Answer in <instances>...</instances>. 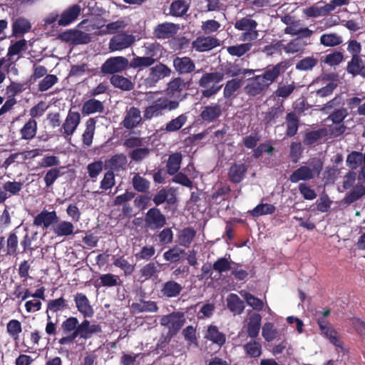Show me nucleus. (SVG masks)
I'll return each mask as SVG.
<instances>
[{"label":"nucleus","instance_id":"obj_63","mask_svg":"<svg viewBox=\"0 0 365 365\" xmlns=\"http://www.w3.org/2000/svg\"><path fill=\"white\" fill-rule=\"evenodd\" d=\"M220 27V24L215 20H207L202 21L201 29L205 34H210L217 31Z\"/></svg>","mask_w":365,"mask_h":365},{"label":"nucleus","instance_id":"obj_4","mask_svg":"<svg viewBox=\"0 0 365 365\" xmlns=\"http://www.w3.org/2000/svg\"><path fill=\"white\" fill-rule=\"evenodd\" d=\"M178 105L179 103L176 101H171L167 97L160 98L145 108L143 118L145 120H150L153 117H158L162 114L163 110H172L177 108Z\"/></svg>","mask_w":365,"mask_h":365},{"label":"nucleus","instance_id":"obj_23","mask_svg":"<svg viewBox=\"0 0 365 365\" xmlns=\"http://www.w3.org/2000/svg\"><path fill=\"white\" fill-rule=\"evenodd\" d=\"M80 11L81 8L78 5H73L65 10L61 15L58 24L64 26L69 25L77 19Z\"/></svg>","mask_w":365,"mask_h":365},{"label":"nucleus","instance_id":"obj_52","mask_svg":"<svg viewBox=\"0 0 365 365\" xmlns=\"http://www.w3.org/2000/svg\"><path fill=\"white\" fill-rule=\"evenodd\" d=\"M334 9V5L329 4L325 6L324 8H317V7H310L306 9H304V13L307 16H319L323 14L328 13L332 11Z\"/></svg>","mask_w":365,"mask_h":365},{"label":"nucleus","instance_id":"obj_22","mask_svg":"<svg viewBox=\"0 0 365 365\" xmlns=\"http://www.w3.org/2000/svg\"><path fill=\"white\" fill-rule=\"evenodd\" d=\"M74 225L71 222L59 221L53 226V232L57 237H67L74 233Z\"/></svg>","mask_w":365,"mask_h":365},{"label":"nucleus","instance_id":"obj_19","mask_svg":"<svg viewBox=\"0 0 365 365\" xmlns=\"http://www.w3.org/2000/svg\"><path fill=\"white\" fill-rule=\"evenodd\" d=\"M221 114V106L218 104L212 103L203 108L200 117L204 121L212 122L219 118Z\"/></svg>","mask_w":365,"mask_h":365},{"label":"nucleus","instance_id":"obj_42","mask_svg":"<svg viewBox=\"0 0 365 365\" xmlns=\"http://www.w3.org/2000/svg\"><path fill=\"white\" fill-rule=\"evenodd\" d=\"M187 121V116L185 114L180 115L175 119L167 123L165 130L167 132H175L180 129Z\"/></svg>","mask_w":365,"mask_h":365},{"label":"nucleus","instance_id":"obj_24","mask_svg":"<svg viewBox=\"0 0 365 365\" xmlns=\"http://www.w3.org/2000/svg\"><path fill=\"white\" fill-rule=\"evenodd\" d=\"M205 338L220 346H222L226 341L225 335L214 325L207 327Z\"/></svg>","mask_w":365,"mask_h":365},{"label":"nucleus","instance_id":"obj_58","mask_svg":"<svg viewBox=\"0 0 365 365\" xmlns=\"http://www.w3.org/2000/svg\"><path fill=\"white\" fill-rule=\"evenodd\" d=\"M240 294L245 298L247 303L254 309L261 310L263 308V302L259 299L250 293L241 292Z\"/></svg>","mask_w":365,"mask_h":365},{"label":"nucleus","instance_id":"obj_28","mask_svg":"<svg viewBox=\"0 0 365 365\" xmlns=\"http://www.w3.org/2000/svg\"><path fill=\"white\" fill-rule=\"evenodd\" d=\"M261 316L258 314H252L247 323V334L252 338H256L259 332L261 325Z\"/></svg>","mask_w":365,"mask_h":365},{"label":"nucleus","instance_id":"obj_44","mask_svg":"<svg viewBox=\"0 0 365 365\" xmlns=\"http://www.w3.org/2000/svg\"><path fill=\"white\" fill-rule=\"evenodd\" d=\"M365 194V187L362 183L356 185L350 193L345 197V201L347 203H352L359 200Z\"/></svg>","mask_w":365,"mask_h":365},{"label":"nucleus","instance_id":"obj_53","mask_svg":"<svg viewBox=\"0 0 365 365\" xmlns=\"http://www.w3.org/2000/svg\"><path fill=\"white\" fill-rule=\"evenodd\" d=\"M241 84L242 81L239 79L235 78L228 81L224 88L225 98H228L231 97L232 95L240 88Z\"/></svg>","mask_w":365,"mask_h":365},{"label":"nucleus","instance_id":"obj_61","mask_svg":"<svg viewBox=\"0 0 365 365\" xmlns=\"http://www.w3.org/2000/svg\"><path fill=\"white\" fill-rule=\"evenodd\" d=\"M103 164L102 161H96L87 166L88 175L91 178H96L103 170Z\"/></svg>","mask_w":365,"mask_h":365},{"label":"nucleus","instance_id":"obj_8","mask_svg":"<svg viewBox=\"0 0 365 365\" xmlns=\"http://www.w3.org/2000/svg\"><path fill=\"white\" fill-rule=\"evenodd\" d=\"M128 64V61L123 56L111 57L107 59L101 66L103 73H114L124 70Z\"/></svg>","mask_w":365,"mask_h":365},{"label":"nucleus","instance_id":"obj_55","mask_svg":"<svg viewBox=\"0 0 365 365\" xmlns=\"http://www.w3.org/2000/svg\"><path fill=\"white\" fill-rule=\"evenodd\" d=\"M184 253V250L178 247H174L169 250L166 251L163 254V257L166 261L169 262H178L180 260L181 255Z\"/></svg>","mask_w":365,"mask_h":365},{"label":"nucleus","instance_id":"obj_15","mask_svg":"<svg viewBox=\"0 0 365 365\" xmlns=\"http://www.w3.org/2000/svg\"><path fill=\"white\" fill-rule=\"evenodd\" d=\"M81 115L78 112L69 111L62 125L63 134L72 135L79 125Z\"/></svg>","mask_w":365,"mask_h":365},{"label":"nucleus","instance_id":"obj_20","mask_svg":"<svg viewBox=\"0 0 365 365\" xmlns=\"http://www.w3.org/2000/svg\"><path fill=\"white\" fill-rule=\"evenodd\" d=\"M100 331L101 328L98 325L91 324L90 322L86 319L78 326V329L75 331L81 338L88 339L93 334L98 333Z\"/></svg>","mask_w":365,"mask_h":365},{"label":"nucleus","instance_id":"obj_34","mask_svg":"<svg viewBox=\"0 0 365 365\" xmlns=\"http://www.w3.org/2000/svg\"><path fill=\"white\" fill-rule=\"evenodd\" d=\"M134 313L143 312H155L158 310V306L155 302L141 301L138 303H133L131 306Z\"/></svg>","mask_w":365,"mask_h":365},{"label":"nucleus","instance_id":"obj_11","mask_svg":"<svg viewBox=\"0 0 365 365\" xmlns=\"http://www.w3.org/2000/svg\"><path fill=\"white\" fill-rule=\"evenodd\" d=\"M220 45L218 39L212 36H201L192 43V48L197 52L210 51Z\"/></svg>","mask_w":365,"mask_h":365},{"label":"nucleus","instance_id":"obj_31","mask_svg":"<svg viewBox=\"0 0 365 365\" xmlns=\"http://www.w3.org/2000/svg\"><path fill=\"white\" fill-rule=\"evenodd\" d=\"M96 120L94 118H89L86 123V129L83 133V143L86 146L92 144L96 130Z\"/></svg>","mask_w":365,"mask_h":365},{"label":"nucleus","instance_id":"obj_59","mask_svg":"<svg viewBox=\"0 0 365 365\" xmlns=\"http://www.w3.org/2000/svg\"><path fill=\"white\" fill-rule=\"evenodd\" d=\"M58 81V78L55 75H46L38 83V90L46 91L51 88Z\"/></svg>","mask_w":365,"mask_h":365},{"label":"nucleus","instance_id":"obj_46","mask_svg":"<svg viewBox=\"0 0 365 365\" xmlns=\"http://www.w3.org/2000/svg\"><path fill=\"white\" fill-rule=\"evenodd\" d=\"M287 135L293 136L296 134L298 130V119L296 114L289 113L287 115Z\"/></svg>","mask_w":365,"mask_h":365},{"label":"nucleus","instance_id":"obj_56","mask_svg":"<svg viewBox=\"0 0 365 365\" xmlns=\"http://www.w3.org/2000/svg\"><path fill=\"white\" fill-rule=\"evenodd\" d=\"M23 187V183L17 181H7L3 185V189L6 191L9 195H16L19 193Z\"/></svg>","mask_w":365,"mask_h":365},{"label":"nucleus","instance_id":"obj_30","mask_svg":"<svg viewBox=\"0 0 365 365\" xmlns=\"http://www.w3.org/2000/svg\"><path fill=\"white\" fill-rule=\"evenodd\" d=\"M227 307L235 314H241L244 309V303L235 294H230L227 298Z\"/></svg>","mask_w":365,"mask_h":365},{"label":"nucleus","instance_id":"obj_14","mask_svg":"<svg viewBox=\"0 0 365 365\" xmlns=\"http://www.w3.org/2000/svg\"><path fill=\"white\" fill-rule=\"evenodd\" d=\"M74 302L78 311L84 317H91L94 311L87 297L83 293H77L74 295Z\"/></svg>","mask_w":365,"mask_h":365},{"label":"nucleus","instance_id":"obj_35","mask_svg":"<svg viewBox=\"0 0 365 365\" xmlns=\"http://www.w3.org/2000/svg\"><path fill=\"white\" fill-rule=\"evenodd\" d=\"M346 165L351 169H356L359 165H362L365 162V153L363 154L359 152L353 151L348 155L346 158Z\"/></svg>","mask_w":365,"mask_h":365},{"label":"nucleus","instance_id":"obj_32","mask_svg":"<svg viewBox=\"0 0 365 365\" xmlns=\"http://www.w3.org/2000/svg\"><path fill=\"white\" fill-rule=\"evenodd\" d=\"M246 171L247 168L245 165L235 164L230 169L229 178L232 182L238 183L242 180Z\"/></svg>","mask_w":365,"mask_h":365},{"label":"nucleus","instance_id":"obj_64","mask_svg":"<svg viewBox=\"0 0 365 365\" xmlns=\"http://www.w3.org/2000/svg\"><path fill=\"white\" fill-rule=\"evenodd\" d=\"M232 262L229 261L227 258L221 257L214 263L213 269L221 273L232 269Z\"/></svg>","mask_w":365,"mask_h":365},{"label":"nucleus","instance_id":"obj_3","mask_svg":"<svg viewBox=\"0 0 365 365\" xmlns=\"http://www.w3.org/2000/svg\"><path fill=\"white\" fill-rule=\"evenodd\" d=\"M322 163L319 159H312L307 165L301 166L290 175L289 180L296 183L300 180H308L319 175Z\"/></svg>","mask_w":365,"mask_h":365},{"label":"nucleus","instance_id":"obj_41","mask_svg":"<svg viewBox=\"0 0 365 365\" xmlns=\"http://www.w3.org/2000/svg\"><path fill=\"white\" fill-rule=\"evenodd\" d=\"M341 42V37L336 34H323L320 38V43L325 46H335Z\"/></svg>","mask_w":365,"mask_h":365},{"label":"nucleus","instance_id":"obj_16","mask_svg":"<svg viewBox=\"0 0 365 365\" xmlns=\"http://www.w3.org/2000/svg\"><path fill=\"white\" fill-rule=\"evenodd\" d=\"M146 224L153 228H159L165 224V217L160 211L156 208L149 210L145 216Z\"/></svg>","mask_w":365,"mask_h":365},{"label":"nucleus","instance_id":"obj_45","mask_svg":"<svg viewBox=\"0 0 365 365\" xmlns=\"http://www.w3.org/2000/svg\"><path fill=\"white\" fill-rule=\"evenodd\" d=\"M107 164L111 169L117 170L125 167L127 158L123 154L115 155L108 161Z\"/></svg>","mask_w":365,"mask_h":365},{"label":"nucleus","instance_id":"obj_10","mask_svg":"<svg viewBox=\"0 0 365 365\" xmlns=\"http://www.w3.org/2000/svg\"><path fill=\"white\" fill-rule=\"evenodd\" d=\"M58 222V217L56 211L49 212L47 210H43L34 219V225L37 227H42L48 229L51 226L55 225Z\"/></svg>","mask_w":365,"mask_h":365},{"label":"nucleus","instance_id":"obj_13","mask_svg":"<svg viewBox=\"0 0 365 365\" xmlns=\"http://www.w3.org/2000/svg\"><path fill=\"white\" fill-rule=\"evenodd\" d=\"M317 322L319 326L322 334L327 338L329 341L336 346H341V342L339 340L337 332L334 329L332 326L326 320L319 318Z\"/></svg>","mask_w":365,"mask_h":365},{"label":"nucleus","instance_id":"obj_29","mask_svg":"<svg viewBox=\"0 0 365 365\" xmlns=\"http://www.w3.org/2000/svg\"><path fill=\"white\" fill-rule=\"evenodd\" d=\"M37 131V123L34 119H29L20 130L22 139L31 140L34 138Z\"/></svg>","mask_w":365,"mask_h":365},{"label":"nucleus","instance_id":"obj_37","mask_svg":"<svg viewBox=\"0 0 365 365\" xmlns=\"http://www.w3.org/2000/svg\"><path fill=\"white\" fill-rule=\"evenodd\" d=\"M182 155L180 153L170 155L167 163L168 172L170 175H174L179 170Z\"/></svg>","mask_w":365,"mask_h":365},{"label":"nucleus","instance_id":"obj_47","mask_svg":"<svg viewBox=\"0 0 365 365\" xmlns=\"http://www.w3.org/2000/svg\"><path fill=\"white\" fill-rule=\"evenodd\" d=\"M6 330L14 340H17L19 334L22 331L21 324L16 319H11L7 324Z\"/></svg>","mask_w":365,"mask_h":365},{"label":"nucleus","instance_id":"obj_9","mask_svg":"<svg viewBox=\"0 0 365 365\" xmlns=\"http://www.w3.org/2000/svg\"><path fill=\"white\" fill-rule=\"evenodd\" d=\"M184 320L178 313H172L163 316L160 319V324L168 329V333L171 335L176 334L183 326Z\"/></svg>","mask_w":365,"mask_h":365},{"label":"nucleus","instance_id":"obj_26","mask_svg":"<svg viewBox=\"0 0 365 365\" xmlns=\"http://www.w3.org/2000/svg\"><path fill=\"white\" fill-rule=\"evenodd\" d=\"M104 106L101 101L95 98L86 101L82 106L81 112L84 115H91L96 113H103Z\"/></svg>","mask_w":365,"mask_h":365},{"label":"nucleus","instance_id":"obj_18","mask_svg":"<svg viewBox=\"0 0 365 365\" xmlns=\"http://www.w3.org/2000/svg\"><path fill=\"white\" fill-rule=\"evenodd\" d=\"M179 26L173 23H164L158 25L154 30V35L158 38H167L177 34Z\"/></svg>","mask_w":365,"mask_h":365},{"label":"nucleus","instance_id":"obj_50","mask_svg":"<svg viewBox=\"0 0 365 365\" xmlns=\"http://www.w3.org/2000/svg\"><path fill=\"white\" fill-rule=\"evenodd\" d=\"M252 44L249 43H242L237 46H229L227 52L232 55L240 57L251 49Z\"/></svg>","mask_w":365,"mask_h":365},{"label":"nucleus","instance_id":"obj_43","mask_svg":"<svg viewBox=\"0 0 365 365\" xmlns=\"http://www.w3.org/2000/svg\"><path fill=\"white\" fill-rule=\"evenodd\" d=\"M275 211V207L271 204L262 203L250 211L253 217H259L264 215L272 214Z\"/></svg>","mask_w":365,"mask_h":365},{"label":"nucleus","instance_id":"obj_54","mask_svg":"<svg viewBox=\"0 0 365 365\" xmlns=\"http://www.w3.org/2000/svg\"><path fill=\"white\" fill-rule=\"evenodd\" d=\"M318 63V60L314 57H306L300 60L296 64V68L299 71H308L312 69Z\"/></svg>","mask_w":365,"mask_h":365},{"label":"nucleus","instance_id":"obj_27","mask_svg":"<svg viewBox=\"0 0 365 365\" xmlns=\"http://www.w3.org/2000/svg\"><path fill=\"white\" fill-rule=\"evenodd\" d=\"M171 70L167 66L159 63L150 69L149 76L153 81H158L165 77L169 76Z\"/></svg>","mask_w":365,"mask_h":365},{"label":"nucleus","instance_id":"obj_1","mask_svg":"<svg viewBox=\"0 0 365 365\" xmlns=\"http://www.w3.org/2000/svg\"><path fill=\"white\" fill-rule=\"evenodd\" d=\"M282 68V66L279 63L267 68L262 73L250 78L245 88L247 94L255 96L262 93L278 78Z\"/></svg>","mask_w":365,"mask_h":365},{"label":"nucleus","instance_id":"obj_12","mask_svg":"<svg viewBox=\"0 0 365 365\" xmlns=\"http://www.w3.org/2000/svg\"><path fill=\"white\" fill-rule=\"evenodd\" d=\"M173 66L175 70L180 74L190 73L195 69L194 61L187 56H175L173 60Z\"/></svg>","mask_w":365,"mask_h":365},{"label":"nucleus","instance_id":"obj_39","mask_svg":"<svg viewBox=\"0 0 365 365\" xmlns=\"http://www.w3.org/2000/svg\"><path fill=\"white\" fill-rule=\"evenodd\" d=\"M66 308H68L66 300L63 297H60L48 302L47 305V313H48V312L56 313L59 311H63Z\"/></svg>","mask_w":365,"mask_h":365},{"label":"nucleus","instance_id":"obj_51","mask_svg":"<svg viewBox=\"0 0 365 365\" xmlns=\"http://www.w3.org/2000/svg\"><path fill=\"white\" fill-rule=\"evenodd\" d=\"M195 235V232L192 228H185L182 230L179 235V242L182 246L187 247L192 241Z\"/></svg>","mask_w":365,"mask_h":365},{"label":"nucleus","instance_id":"obj_57","mask_svg":"<svg viewBox=\"0 0 365 365\" xmlns=\"http://www.w3.org/2000/svg\"><path fill=\"white\" fill-rule=\"evenodd\" d=\"M18 248V237L15 233H11L6 241V254L8 255H16Z\"/></svg>","mask_w":365,"mask_h":365},{"label":"nucleus","instance_id":"obj_21","mask_svg":"<svg viewBox=\"0 0 365 365\" xmlns=\"http://www.w3.org/2000/svg\"><path fill=\"white\" fill-rule=\"evenodd\" d=\"M182 290L181 284L173 280H169L162 285L161 294L166 297L173 298L178 297Z\"/></svg>","mask_w":365,"mask_h":365},{"label":"nucleus","instance_id":"obj_62","mask_svg":"<svg viewBox=\"0 0 365 365\" xmlns=\"http://www.w3.org/2000/svg\"><path fill=\"white\" fill-rule=\"evenodd\" d=\"M78 325L77 318L71 317L62 323L61 328L64 333L68 334L75 331L78 329Z\"/></svg>","mask_w":365,"mask_h":365},{"label":"nucleus","instance_id":"obj_33","mask_svg":"<svg viewBox=\"0 0 365 365\" xmlns=\"http://www.w3.org/2000/svg\"><path fill=\"white\" fill-rule=\"evenodd\" d=\"M31 28L30 22L24 18L17 19L12 25L13 34L19 36L27 33Z\"/></svg>","mask_w":365,"mask_h":365},{"label":"nucleus","instance_id":"obj_36","mask_svg":"<svg viewBox=\"0 0 365 365\" xmlns=\"http://www.w3.org/2000/svg\"><path fill=\"white\" fill-rule=\"evenodd\" d=\"M110 83L114 87L124 91H130L133 88V83L128 78L120 75H113L110 78Z\"/></svg>","mask_w":365,"mask_h":365},{"label":"nucleus","instance_id":"obj_40","mask_svg":"<svg viewBox=\"0 0 365 365\" xmlns=\"http://www.w3.org/2000/svg\"><path fill=\"white\" fill-rule=\"evenodd\" d=\"M244 349L251 357H259L262 354V346L256 341H250L244 345Z\"/></svg>","mask_w":365,"mask_h":365},{"label":"nucleus","instance_id":"obj_2","mask_svg":"<svg viewBox=\"0 0 365 365\" xmlns=\"http://www.w3.org/2000/svg\"><path fill=\"white\" fill-rule=\"evenodd\" d=\"M224 78V74L220 72L206 73L199 80V86L202 88V96L210 98L221 89L222 86L218 85Z\"/></svg>","mask_w":365,"mask_h":365},{"label":"nucleus","instance_id":"obj_48","mask_svg":"<svg viewBox=\"0 0 365 365\" xmlns=\"http://www.w3.org/2000/svg\"><path fill=\"white\" fill-rule=\"evenodd\" d=\"M155 63V59L149 56H137L133 58L130 63V66L133 68L148 67Z\"/></svg>","mask_w":365,"mask_h":365},{"label":"nucleus","instance_id":"obj_5","mask_svg":"<svg viewBox=\"0 0 365 365\" xmlns=\"http://www.w3.org/2000/svg\"><path fill=\"white\" fill-rule=\"evenodd\" d=\"M257 23L249 18H242L235 24V29L244 31L240 36V40L244 41H251L257 38Z\"/></svg>","mask_w":365,"mask_h":365},{"label":"nucleus","instance_id":"obj_17","mask_svg":"<svg viewBox=\"0 0 365 365\" xmlns=\"http://www.w3.org/2000/svg\"><path fill=\"white\" fill-rule=\"evenodd\" d=\"M141 120L142 117L140 110L135 107H131L126 110L123 125L125 128L131 129L138 125Z\"/></svg>","mask_w":365,"mask_h":365},{"label":"nucleus","instance_id":"obj_38","mask_svg":"<svg viewBox=\"0 0 365 365\" xmlns=\"http://www.w3.org/2000/svg\"><path fill=\"white\" fill-rule=\"evenodd\" d=\"M132 184L134 189L138 192H145L150 187V182L138 173L134 174Z\"/></svg>","mask_w":365,"mask_h":365},{"label":"nucleus","instance_id":"obj_49","mask_svg":"<svg viewBox=\"0 0 365 365\" xmlns=\"http://www.w3.org/2000/svg\"><path fill=\"white\" fill-rule=\"evenodd\" d=\"M277 334L278 331L272 323L267 322L263 325L262 335L267 341H273Z\"/></svg>","mask_w":365,"mask_h":365},{"label":"nucleus","instance_id":"obj_60","mask_svg":"<svg viewBox=\"0 0 365 365\" xmlns=\"http://www.w3.org/2000/svg\"><path fill=\"white\" fill-rule=\"evenodd\" d=\"M186 1H173L170 5V14L173 16H180L183 15L188 9Z\"/></svg>","mask_w":365,"mask_h":365},{"label":"nucleus","instance_id":"obj_6","mask_svg":"<svg viewBox=\"0 0 365 365\" xmlns=\"http://www.w3.org/2000/svg\"><path fill=\"white\" fill-rule=\"evenodd\" d=\"M135 37L131 34L122 33L113 36L109 41V49L112 51H121L131 46Z\"/></svg>","mask_w":365,"mask_h":365},{"label":"nucleus","instance_id":"obj_7","mask_svg":"<svg viewBox=\"0 0 365 365\" xmlns=\"http://www.w3.org/2000/svg\"><path fill=\"white\" fill-rule=\"evenodd\" d=\"M58 38L63 41L73 44L88 43L91 41V36L88 34L77 29H70L63 32Z\"/></svg>","mask_w":365,"mask_h":365},{"label":"nucleus","instance_id":"obj_25","mask_svg":"<svg viewBox=\"0 0 365 365\" xmlns=\"http://www.w3.org/2000/svg\"><path fill=\"white\" fill-rule=\"evenodd\" d=\"M284 33L292 36L307 38L312 34L313 31L308 28H303L299 21H294L293 24L285 28Z\"/></svg>","mask_w":365,"mask_h":365}]
</instances>
